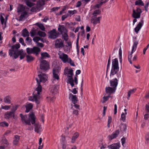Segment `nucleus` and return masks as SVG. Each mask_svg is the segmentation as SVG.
Masks as SVG:
<instances>
[{"instance_id":"64","label":"nucleus","mask_w":149,"mask_h":149,"mask_svg":"<svg viewBox=\"0 0 149 149\" xmlns=\"http://www.w3.org/2000/svg\"><path fill=\"white\" fill-rule=\"evenodd\" d=\"M68 16V14L65 15H63L62 17V21H63L65 18H67Z\"/></svg>"},{"instance_id":"55","label":"nucleus","mask_w":149,"mask_h":149,"mask_svg":"<svg viewBox=\"0 0 149 149\" xmlns=\"http://www.w3.org/2000/svg\"><path fill=\"white\" fill-rule=\"evenodd\" d=\"M119 59H120V62L121 63L122 60V50L121 48L120 47L119 49Z\"/></svg>"},{"instance_id":"46","label":"nucleus","mask_w":149,"mask_h":149,"mask_svg":"<svg viewBox=\"0 0 149 149\" xmlns=\"http://www.w3.org/2000/svg\"><path fill=\"white\" fill-rule=\"evenodd\" d=\"M127 113H124L123 112L121 115V120H123V121H125V117Z\"/></svg>"},{"instance_id":"19","label":"nucleus","mask_w":149,"mask_h":149,"mask_svg":"<svg viewBox=\"0 0 149 149\" xmlns=\"http://www.w3.org/2000/svg\"><path fill=\"white\" fill-rule=\"evenodd\" d=\"M20 116L21 118V120L23 123H25L26 124L30 125L31 124L30 121L29 120H27V116L26 115L23 116L21 113L20 114Z\"/></svg>"},{"instance_id":"27","label":"nucleus","mask_w":149,"mask_h":149,"mask_svg":"<svg viewBox=\"0 0 149 149\" xmlns=\"http://www.w3.org/2000/svg\"><path fill=\"white\" fill-rule=\"evenodd\" d=\"M24 53L22 49L18 50L16 53L14 54V58L15 59L17 58L19 55L20 56Z\"/></svg>"},{"instance_id":"25","label":"nucleus","mask_w":149,"mask_h":149,"mask_svg":"<svg viewBox=\"0 0 149 149\" xmlns=\"http://www.w3.org/2000/svg\"><path fill=\"white\" fill-rule=\"evenodd\" d=\"M58 88V86L56 85H54L50 88L51 92L52 94H54L56 93L57 91Z\"/></svg>"},{"instance_id":"13","label":"nucleus","mask_w":149,"mask_h":149,"mask_svg":"<svg viewBox=\"0 0 149 149\" xmlns=\"http://www.w3.org/2000/svg\"><path fill=\"white\" fill-rule=\"evenodd\" d=\"M141 10L140 8H137L136 10L133 9L132 17L134 18H139L140 17Z\"/></svg>"},{"instance_id":"23","label":"nucleus","mask_w":149,"mask_h":149,"mask_svg":"<svg viewBox=\"0 0 149 149\" xmlns=\"http://www.w3.org/2000/svg\"><path fill=\"white\" fill-rule=\"evenodd\" d=\"M119 131L116 130L115 132L113 133L111 135L109 136V140H111L116 138L119 134Z\"/></svg>"},{"instance_id":"39","label":"nucleus","mask_w":149,"mask_h":149,"mask_svg":"<svg viewBox=\"0 0 149 149\" xmlns=\"http://www.w3.org/2000/svg\"><path fill=\"white\" fill-rule=\"evenodd\" d=\"M135 4L136 5L143 6L144 5V3L141 0H138L135 1Z\"/></svg>"},{"instance_id":"51","label":"nucleus","mask_w":149,"mask_h":149,"mask_svg":"<svg viewBox=\"0 0 149 149\" xmlns=\"http://www.w3.org/2000/svg\"><path fill=\"white\" fill-rule=\"evenodd\" d=\"M120 128L121 130L125 131L127 128V126L125 124H122L121 125Z\"/></svg>"},{"instance_id":"32","label":"nucleus","mask_w":149,"mask_h":149,"mask_svg":"<svg viewBox=\"0 0 149 149\" xmlns=\"http://www.w3.org/2000/svg\"><path fill=\"white\" fill-rule=\"evenodd\" d=\"M79 136V134L78 133L76 132L74 133L72 138L71 142L72 143H74Z\"/></svg>"},{"instance_id":"41","label":"nucleus","mask_w":149,"mask_h":149,"mask_svg":"<svg viewBox=\"0 0 149 149\" xmlns=\"http://www.w3.org/2000/svg\"><path fill=\"white\" fill-rule=\"evenodd\" d=\"M19 136L17 135H16L15 136V139L13 141V144L15 145H17L19 140Z\"/></svg>"},{"instance_id":"60","label":"nucleus","mask_w":149,"mask_h":149,"mask_svg":"<svg viewBox=\"0 0 149 149\" xmlns=\"http://www.w3.org/2000/svg\"><path fill=\"white\" fill-rule=\"evenodd\" d=\"M145 109L147 112H149V102L146 104Z\"/></svg>"},{"instance_id":"38","label":"nucleus","mask_w":149,"mask_h":149,"mask_svg":"<svg viewBox=\"0 0 149 149\" xmlns=\"http://www.w3.org/2000/svg\"><path fill=\"white\" fill-rule=\"evenodd\" d=\"M136 90V88H134L132 90H131L130 91H129L128 92L127 94L128 95V97H127V98L129 99V98L131 94H133L135 92V91Z\"/></svg>"},{"instance_id":"8","label":"nucleus","mask_w":149,"mask_h":149,"mask_svg":"<svg viewBox=\"0 0 149 149\" xmlns=\"http://www.w3.org/2000/svg\"><path fill=\"white\" fill-rule=\"evenodd\" d=\"M20 45L19 43L12 46L11 49H10L9 51V55L12 56L13 54L16 53L18 51V49L20 48Z\"/></svg>"},{"instance_id":"4","label":"nucleus","mask_w":149,"mask_h":149,"mask_svg":"<svg viewBox=\"0 0 149 149\" xmlns=\"http://www.w3.org/2000/svg\"><path fill=\"white\" fill-rule=\"evenodd\" d=\"M67 72L66 73V74H67V76L68 77V80L67 83L70 84L72 87H73L74 86V80L72 78L73 75V70L71 69H69L67 70Z\"/></svg>"},{"instance_id":"10","label":"nucleus","mask_w":149,"mask_h":149,"mask_svg":"<svg viewBox=\"0 0 149 149\" xmlns=\"http://www.w3.org/2000/svg\"><path fill=\"white\" fill-rule=\"evenodd\" d=\"M59 35V33L57 32L55 29H53L50 31L48 33L49 37L50 38L55 39L57 38Z\"/></svg>"},{"instance_id":"2","label":"nucleus","mask_w":149,"mask_h":149,"mask_svg":"<svg viewBox=\"0 0 149 149\" xmlns=\"http://www.w3.org/2000/svg\"><path fill=\"white\" fill-rule=\"evenodd\" d=\"M119 67L118 66V62L117 58H115L112 60V68L111 70L110 76L116 74L118 71Z\"/></svg>"},{"instance_id":"44","label":"nucleus","mask_w":149,"mask_h":149,"mask_svg":"<svg viewBox=\"0 0 149 149\" xmlns=\"http://www.w3.org/2000/svg\"><path fill=\"white\" fill-rule=\"evenodd\" d=\"M73 106L72 104L71 105V109H72L73 111L72 112V114L75 115L76 116H77L78 115V111L77 110H75L73 109Z\"/></svg>"},{"instance_id":"7","label":"nucleus","mask_w":149,"mask_h":149,"mask_svg":"<svg viewBox=\"0 0 149 149\" xmlns=\"http://www.w3.org/2000/svg\"><path fill=\"white\" fill-rule=\"evenodd\" d=\"M138 44V42L137 41H134L132 47L131 52L129 53L128 56V61L130 63L132 64L131 59L132 58V54L134 52L136 49L137 45Z\"/></svg>"},{"instance_id":"43","label":"nucleus","mask_w":149,"mask_h":149,"mask_svg":"<svg viewBox=\"0 0 149 149\" xmlns=\"http://www.w3.org/2000/svg\"><path fill=\"white\" fill-rule=\"evenodd\" d=\"M35 132H36L37 133H39L40 132V126L39 125L36 124L35 125Z\"/></svg>"},{"instance_id":"30","label":"nucleus","mask_w":149,"mask_h":149,"mask_svg":"<svg viewBox=\"0 0 149 149\" xmlns=\"http://www.w3.org/2000/svg\"><path fill=\"white\" fill-rule=\"evenodd\" d=\"M36 1V0H26L25 3L28 6L31 7L33 6H34V4L32 2H34Z\"/></svg>"},{"instance_id":"16","label":"nucleus","mask_w":149,"mask_h":149,"mask_svg":"<svg viewBox=\"0 0 149 149\" xmlns=\"http://www.w3.org/2000/svg\"><path fill=\"white\" fill-rule=\"evenodd\" d=\"M143 24L144 21L143 19H142L137 25L136 27L134 29V31L136 33H138L139 31L141 29V27L143 25Z\"/></svg>"},{"instance_id":"34","label":"nucleus","mask_w":149,"mask_h":149,"mask_svg":"<svg viewBox=\"0 0 149 149\" xmlns=\"http://www.w3.org/2000/svg\"><path fill=\"white\" fill-rule=\"evenodd\" d=\"M26 11L25 10V8L24 6L22 5H19V6L17 8V12L18 13L21 12L22 13L24 11Z\"/></svg>"},{"instance_id":"49","label":"nucleus","mask_w":149,"mask_h":149,"mask_svg":"<svg viewBox=\"0 0 149 149\" xmlns=\"http://www.w3.org/2000/svg\"><path fill=\"white\" fill-rule=\"evenodd\" d=\"M38 35L40 36L43 37H45L46 35L45 32L40 31H38Z\"/></svg>"},{"instance_id":"40","label":"nucleus","mask_w":149,"mask_h":149,"mask_svg":"<svg viewBox=\"0 0 149 149\" xmlns=\"http://www.w3.org/2000/svg\"><path fill=\"white\" fill-rule=\"evenodd\" d=\"M77 13V11L75 10H68V16L71 17L73 15Z\"/></svg>"},{"instance_id":"45","label":"nucleus","mask_w":149,"mask_h":149,"mask_svg":"<svg viewBox=\"0 0 149 149\" xmlns=\"http://www.w3.org/2000/svg\"><path fill=\"white\" fill-rule=\"evenodd\" d=\"M2 146H3L5 147H7L8 145L7 140L6 139H4L2 141Z\"/></svg>"},{"instance_id":"26","label":"nucleus","mask_w":149,"mask_h":149,"mask_svg":"<svg viewBox=\"0 0 149 149\" xmlns=\"http://www.w3.org/2000/svg\"><path fill=\"white\" fill-rule=\"evenodd\" d=\"M105 91L107 93L110 94L115 92V89L114 88H113L111 87H108L106 88Z\"/></svg>"},{"instance_id":"36","label":"nucleus","mask_w":149,"mask_h":149,"mask_svg":"<svg viewBox=\"0 0 149 149\" xmlns=\"http://www.w3.org/2000/svg\"><path fill=\"white\" fill-rule=\"evenodd\" d=\"M33 107V105L30 103H27L26 106V110L25 111L26 112H28L30 110L32 109Z\"/></svg>"},{"instance_id":"14","label":"nucleus","mask_w":149,"mask_h":149,"mask_svg":"<svg viewBox=\"0 0 149 149\" xmlns=\"http://www.w3.org/2000/svg\"><path fill=\"white\" fill-rule=\"evenodd\" d=\"M58 73L57 71H56L54 70H53V78L52 81L53 83L58 82L59 79V76Z\"/></svg>"},{"instance_id":"6","label":"nucleus","mask_w":149,"mask_h":149,"mask_svg":"<svg viewBox=\"0 0 149 149\" xmlns=\"http://www.w3.org/2000/svg\"><path fill=\"white\" fill-rule=\"evenodd\" d=\"M43 2L42 1H38L36 5L31 8V11L32 12L39 11L42 9V6L43 4Z\"/></svg>"},{"instance_id":"50","label":"nucleus","mask_w":149,"mask_h":149,"mask_svg":"<svg viewBox=\"0 0 149 149\" xmlns=\"http://www.w3.org/2000/svg\"><path fill=\"white\" fill-rule=\"evenodd\" d=\"M37 25L43 31H45V28L43 25L42 24L37 23Z\"/></svg>"},{"instance_id":"48","label":"nucleus","mask_w":149,"mask_h":149,"mask_svg":"<svg viewBox=\"0 0 149 149\" xmlns=\"http://www.w3.org/2000/svg\"><path fill=\"white\" fill-rule=\"evenodd\" d=\"M19 106L18 105H15V106H13L12 108L11 109V111L13 113L14 112L17 110Z\"/></svg>"},{"instance_id":"29","label":"nucleus","mask_w":149,"mask_h":149,"mask_svg":"<svg viewBox=\"0 0 149 149\" xmlns=\"http://www.w3.org/2000/svg\"><path fill=\"white\" fill-rule=\"evenodd\" d=\"M41 57L40 61L41 60L45 59L46 58H49L50 57V55L48 53L46 52H42L41 53Z\"/></svg>"},{"instance_id":"52","label":"nucleus","mask_w":149,"mask_h":149,"mask_svg":"<svg viewBox=\"0 0 149 149\" xmlns=\"http://www.w3.org/2000/svg\"><path fill=\"white\" fill-rule=\"evenodd\" d=\"M110 97V95L106 97H104L103 98V100L101 101L102 103H104L107 101Z\"/></svg>"},{"instance_id":"20","label":"nucleus","mask_w":149,"mask_h":149,"mask_svg":"<svg viewBox=\"0 0 149 149\" xmlns=\"http://www.w3.org/2000/svg\"><path fill=\"white\" fill-rule=\"evenodd\" d=\"M12 98L10 95H7L5 96L3 99V102L5 103L8 104L11 103Z\"/></svg>"},{"instance_id":"57","label":"nucleus","mask_w":149,"mask_h":149,"mask_svg":"<svg viewBox=\"0 0 149 149\" xmlns=\"http://www.w3.org/2000/svg\"><path fill=\"white\" fill-rule=\"evenodd\" d=\"M112 120V118L111 116H109L108 120V124H107V126L108 127H110V124L111 123Z\"/></svg>"},{"instance_id":"12","label":"nucleus","mask_w":149,"mask_h":149,"mask_svg":"<svg viewBox=\"0 0 149 149\" xmlns=\"http://www.w3.org/2000/svg\"><path fill=\"white\" fill-rule=\"evenodd\" d=\"M55 46L57 48H62L64 46L63 41L61 38L56 39L55 41Z\"/></svg>"},{"instance_id":"24","label":"nucleus","mask_w":149,"mask_h":149,"mask_svg":"<svg viewBox=\"0 0 149 149\" xmlns=\"http://www.w3.org/2000/svg\"><path fill=\"white\" fill-rule=\"evenodd\" d=\"M29 118L32 124H33L35 123V115L33 113L31 112L29 113Z\"/></svg>"},{"instance_id":"3","label":"nucleus","mask_w":149,"mask_h":149,"mask_svg":"<svg viewBox=\"0 0 149 149\" xmlns=\"http://www.w3.org/2000/svg\"><path fill=\"white\" fill-rule=\"evenodd\" d=\"M58 30L62 35V38L65 41H68V36L67 34V30L63 25H59Z\"/></svg>"},{"instance_id":"58","label":"nucleus","mask_w":149,"mask_h":149,"mask_svg":"<svg viewBox=\"0 0 149 149\" xmlns=\"http://www.w3.org/2000/svg\"><path fill=\"white\" fill-rule=\"evenodd\" d=\"M0 19L2 24L3 25V24L4 23H5V21L2 15H0Z\"/></svg>"},{"instance_id":"42","label":"nucleus","mask_w":149,"mask_h":149,"mask_svg":"<svg viewBox=\"0 0 149 149\" xmlns=\"http://www.w3.org/2000/svg\"><path fill=\"white\" fill-rule=\"evenodd\" d=\"M101 11L99 9L97 10L94 11L92 13L93 16H97L98 15L100 14Z\"/></svg>"},{"instance_id":"17","label":"nucleus","mask_w":149,"mask_h":149,"mask_svg":"<svg viewBox=\"0 0 149 149\" xmlns=\"http://www.w3.org/2000/svg\"><path fill=\"white\" fill-rule=\"evenodd\" d=\"M69 98L73 104L77 103L78 101V100L76 95H73L71 93L69 94Z\"/></svg>"},{"instance_id":"35","label":"nucleus","mask_w":149,"mask_h":149,"mask_svg":"<svg viewBox=\"0 0 149 149\" xmlns=\"http://www.w3.org/2000/svg\"><path fill=\"white\" fill-rule=\"evenodd\" d=\"M22 35L24 37H28L29 36V32L26 29H24L22 31Z\"/></svg>"},{"instance_id":"47","label":"nucleus","mask_w":149,"mask_h":149,"mask_svg":"<svg viewBox=\"0 0 149 149\" xmlns=\"http://www.w3.org/2000/svg\"><path fill=\"white\" fill-rule=\"evenodd\" d=\"M11 106L10 105H1V108L2 109H4L6 110H8L10 109Z\"/></svg>"},{"instance_id":"31","label":"nucleus","mask_w":149,"mask_h":149,"mask_svg":"<svg viewBox=\"0 0 149 149\" xmlns=\"http://www.w3.org/2000/svg\"><path fill=\"white\" fill-rule=\"evenodd\" d=\"M27 12L26 11H24L21 14L19 17V20L22 21L27 16Z\"/></svg>"},{"instance_id":"22","label":"nucleus","mask_w":149,"mask_h":149,"mask_svg":"<svg viewBox=\"0 0 149 149\" xmlns=\"http://www.w3.org/2000/svg\"><path fill=\"white\" fill-rule=\"evenodd\" d=\"M13 116V118L14 117V115L12 112L10 111H7L5 114L4 117L6 119H9L10 118H12V116Z\"/></svg>"},{"instance_id":"53","label":"nucleus","mask_w":149,"mask_h":149,"mask_svg":"<svg viewBox=\"0 0 149 149\" xmlns=\"http://www.w3.org/2000/svg\"><path fill=\"white\" fill-rule=\"evenodd\" d=\"M0 126L3 127H8V124L6 122H2L0 123Z\"/></svg>"},{"instance_id":"56","label":"nucleus","mask_w":149,"mask_h":149,"mask_svg":"<svg viewBox=\"0 0 149 149\" xmlns=\"http://www.w3.org/2000/svg\"><path fill=\"white\" fill-rule=\"evenodd\" d=\"M19 42L21 43L22 45L24 46H25L26 45L24 43V41L23 39L22 38H20L19 39Z\"/></svg>"},{"instance_id":"5","label":"nucleus","mask_w":149,"mask_h":149,"mask_svg":"<svg viewBox=\"0 0 149 149\" xmlns=\"http://www.w3.org/2000/svg\"><path fill=\"white\" fill-rule=\"evenodd\" d=\"M40 51V49L37 47H34L32 48L28 47L26 49V53L28 54H33L37 55Z\"/></svg>"},{"instance_id":"33","label":"nucleus","mask_w":149,"mask_h":149,"mask_svg":"<svg viewBox=\"0 0 149 149\" xmlns=\"http://www.w3.org/2000/svg\"><path fill=\"white\" fill-rule=\"evenodd\" d=\"M111 149H119L120 148V146L119 144L114 143L112 144L109 146Z\"/></svg>"},{"instance_id":"54","label":"nucleus","mask_w":149,"mask_h":149,"mask_svg":"<svg viewBox=\"0 0 149 149\" xmlns=\"http://www.w3.org/2000/svg\"><path fill=\"white\" fill-rule=\"evenodd\" d=\"M68 60V62H67V63H70V65L72 66H75L74 62L71 60L70 58H69Z\"/></svg>"},{"instance_id":"11","label":"nucleus","mask_w":149,"mask_h":149,"mask_svg":"<svg viewBox=\"0 0 149 149\" xmlns=\"http://www.w3.org/2000/svg\"><path fill=\"white\" fill-rule=\"evenodd\" d=\"M40 61V68L41 69L45 70L49 69V65L46 61L41 60Z\"/></svg>"},{"instance_id":"63","label":"nucleus","mask_w":149,"mask_h":149,"mask_svg":"<svg viewBox=\"0 0 149 149\" xmlns=\"http://www.w3.org/2000/svg\"><path fill=\"white\" fill-rule=\"evenodd\" d=\"M149 141V134L148 136H146V141L145 143L146 144H148Z\"/></svg>"},{"instance_id":"1","label":"nucleus","mask_w":149,"mask_h":149,"mask_svg":"<svg viewBox=\"0 0 149 149\" xmlns=\"http://www.w3.org/2000/svg\"><path fill=\"white\" fill-rule=\"evenodd\" d=\"M40 81L37 78H36L37 83V87L33 94V96H30L29 97V100L32 102H35L37 104L40 102V98L41 97L40 93L42 91V86L40 85V82L44 83L47 80V77L45 74L41 73L38 74Z\"/></svg>"},{"instance_id":"62","label":"nucleus","mask_w":149,"mask_h":149,"mask_svg":"<svg viewBox=\"0 0 149 149\" xmlns=\"http://www.w3.org/2000/svg\"><path fill=\"white\" fill-rule=\"evenodd\" d=\"M100 6L99 4H97L95 5L94 6H93V7L92 8V9L95 10V9L96 8H100Z\"/></svg>"},{"instance_id":"37","label":"nucleus","mask_w":149,"mask_h":149,"mask_svg":"<svg viewBox=\"0 0 149 149\" xmlns=\"http://www.w3.org/2000/svg\"><path fill=\"white\" fill-rule=\"evenodd\" d=\"M26 61L27 62H29L33 61L34 58L32 56L28 55L26 56Z\"/></svg>"},{"instance_id":"18","label":"nucleus","mask_w":149,"mask_h":149,"mask_svg":"<svg viewBox=\"0 0 149 149\" xmlns=\"http://www.w3.org/2000/svg\"><path fill=\"white\" fill-rule=\"evenodd\" d=\"M60 142L62 149H66L67 147V143L65 136H61Z\"/></svg>"},{"instance_id":"9","label":"nucleus","mask_w":149,"mask_h":149,"mask_svg":"<svg viewBox=\"0 0 149 149\" xmlns=\"http://www.w3.org/2000/svg\"><path fill=\"white\" fill-rule=\"evenodd\" d=\"M58 55L59 58L63 63H65L68 62V60L69 57L67 54L61 51H59L58 52Z\"/></svg>"},{"instance_id":"28","label":"nucleus","mask_w":149,"mask_h":149,"mask_svg":"<svg viewBox=\"0 0 149 149\" xmlns=\"http://www.w3.org/2000/svg\"><path fill=\"white\" fill-rule=\"evenodd\" d=\"M38 32L37 29L33 28L30 32L31 36L33 37L35 36H37L38 35Z\"/></svg>"},{"instance_id":"61","label":"nucleus","mask_w":149,"mask_h":149,"mask_svg":"<svg viewBox=\"0 0 149 149\" xmlns=\"http://www.w3.org/2000/svg\"><path fill=\"white\" fill-rule=\"evenodd\" d=\"M26 41H27L29 43V44H30L31 43V42L32 41V40L31 38H29L28 37H27V38L26 39Z\"/></svg>"},{"instance_id":"21","label":"nucleus","mask_w":149,"mask_h":149,"mask_svg":"<svg viewBox=\"0 0 149 149\" xmlns=\"http://www.w3.org/2000/svg\"><path fill=\"white\" fill-rule=\"evenodd\" d=\"M110 86L113 87L114 88L116 87L118 84V81L117 79L116 78L115 79L111 80L110 81Z\"/></svg>"},{"instance_id":"59","label":"nucleus","mask_w":149,"mask_h":149,"mask_svg":"<svg viewBox=\"0 0 149 149\" xmlns=\"http://www.w3.org/2000/svg\"><path fill=\"white\" fill-rule=\"evenodd\" d=\"M40 38L37 37H34L33 39V41L36 43L38 42V41L40 40Z\"/></svg>"},{"instance_id":"15","label":"nucleus","mask_w":149,"mask_h":149,"mask_svg":"<svg viewBox=\"0 0 149 149\" xmlns=\"http://www.w3.org/2000/svg\"><path fill=\"white\" fill-rule=\"evenodd\" d=\"M101 18V17H97V16H93L91 17V21L94 25H95L100 23Z\"/></svg>"}]
</instances>
